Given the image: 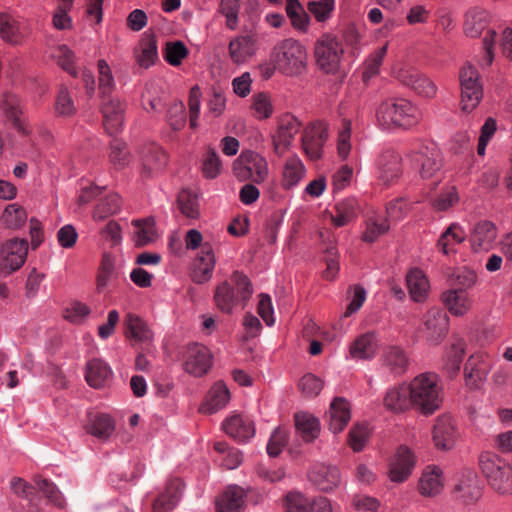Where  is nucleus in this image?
<instances>
[{"instance_id":"obj_39","label":"nucleus","mask_w":512,"mask_h":512,"mask_svg":"<svg viewBox=\"0 0 512 512\" xmlns=\"http://www.w3.org/2000/svg\"><path fill=\"white\" fill-rule=\"evenodd\" d=\"M132 225L135 227L134 242L137 247H144L154 241L156 231L152 217L133 220Z\"/></svg>"},{"instance_id":"obj_13","label":"nucleus","mask_w":512,"mask_h":512,"mask_svg":"<svg viewBox=\"0 0 512 512\" xmlns=\"http://www.w3.org/2000/svg\"><path fill=\"white\" fill-rule=\"evenodd\" d=\"M454 496L466 505L475 503L480 498L481 486L475 471L465 469L461 472L454 487Z\"/></svg>"},{"instance_id":"obj_9","label":"nucleus","mask_w":512,"mask_h":512,"mask_svg":"<svg viewBox=\"0 0 512 512\" xmlns=\"http://www.w3.org/2000/svg\"><path fill=\"white\" fill-rule=\"evenodd\" d=\"M28 253V242L25 239L6 241L0 250V273L9 275L18 270L25 262Z\"/></svg>"},{"instance_id":"obj_4","label":"nucleus","mask_w":512,"mask_h":512,"mask_svg":"<svg viewBox=\"0 0 512 512\" xmlns=\"http://www.w3.org/2000/svg\"><path fill=\"white\" fill-rule=\"evenodd\" d=\"M479 466L489 486L500 495L512 494V466L505 459L491 452L479 457Z\"/></svg>"},{"instance_id":"obj_46","label":"nucleus","mask_w":512,"mask_h":512,"mask_svg":"<svg viewBox=\"0 0 512 512\" xmlns=\"http://www.w3.org/2000/svg\"><path fill=\"white\" fill-rule=\"evenodd\" d=\"M439 156L436 143L432 141L420 142L410 149L407 157L412 160H433Z\"/></svg>"},{"instance_id":"obj_24","label":"nucleus","mask_w":512,"mask_h":512,"mask_svg":"<svg viewBox=\"0 0 512 512\" xmlns=\"http://www.w3.org/2000/svg\"><path fill=\"white\" fill-rule=\"evenodd\" d=\"M232 170L240 181L261 183L268 175L267 162H233Z\"/></svg>"},{"instance_id":"obj_15","label":"nucleus","mask_w":512,"mask_h":512,"mask_svg":"<svg viewBox=\"0 0 512 512\" xmlns=\"http://www.w3.org/2000/svg\"><path fill=\"white\" fill-rule=\"evenodd\" d=\"M227 435L239 443L247 442L255 434L254 422L245 415L235 414L222 424Z\"/></svg>"},{"instance_id":"obj_51","label":"nucleus","mask_w":512,"mask_h":512,"mask_svg":"<svg viewBox=\"0 0 512 512\" xmlns=\"http://www.w3.org/2000/svg\"><path fill=\"white\" fill-rule=\"evenodd\" d=\"M351 121L343 119L337 137V153L342 159H346L351 151Z\"/></svg>"},{"instance_id":"obj_33","label":"nucleus","mask_w":512,"mask_h":512,"mask_svg":"<svg viewBox=\"0 0 512 512\" xmlns=\"http://www.w3.org/2000/svg\"><path fill=\"white\" fill-rule=\"evenodd\" d=\"M111 375V368L102 360L92 359L87 363L85 378L91 387H103Z\"/></svg>"},{"instance_id":"obj_7","label":"nucleus","mask_w":512,"mask_h":512,"mask_svg":"<svg viewBox=\"0 0 512 512\" xmlns=\"http://www.w3.org/2000/svg\"><path fill=\"white\" fill-rule=\"evenodd\" d=\"M459 80L461 110L469 113L478 106L483 96L482 86L479 83V73L471 64H466L460 69Z\"/></svg>"},{"instance_id":"obj_23","label":"nucleus","mask_w":512,"mask_h":512,"mask_svg":"<svg viewBox=\"0 0 512 512\" xmlns=\"http://www.w3.org/2000/svg\"><path fill=\"white\" fill-rule=\"evenodd\" d=\"M257 39L252 34L241 35L229 43V56L235 64H243L256 51Z\"/></svg>"},{"instance_id":"obj_61","label":"nucleus","mask_w":512,"mask_h":512,"mask_svg":"<svg viewBox=\"0 0 512 512\" xmlns=\"http://www.w3.org/2000/svg\"><path fill=\"white\" fill-rule=\"evenodd\" d=\"M299 388L307 397L317 396L323 388L322 380L313 374L304 375L300 382Z\"/></svg>"},{"instance_id":"obj_11","label":"nucleus","mask_w":512,"mask_h":512,"mask_svg":"<svg viewBox=\"0 0 512 512\" xmlns=\"http://www.w3.org/2000/svg\"><path fill=\"white\" fill-rule=\"evenodd\" d=\"M184 370L194 376H202L211 366L209 350L201 344H189L183 352Z\"/></svg>"},{"instance_id":"obj_56","label":"nucleus","mask_w":512,"mask_h":512,"mask_svg":"<svg viewBox=\"0 0 512 512\" xmlns=\"http://www.w3.org/2000/svg\"><path fill=\"white\" fill-rule=\"evenodd\" d=\"M307 9L318 22H325L334 9V0L309 1Z\"/></svg>"},{"instance_id":"obj_10","label":"nucleus","mask_w":512,"mask_h":512,"mask_svg":"<svg viewBox=\"0 0 512 512\" xmlns=\"http://www.w3.org/2000/svg\"><path fill=\"white\" fill-rule=\"evenodd\" d=\"M300 126V121L290 113H285L278 118L277 131L272 137L277 157H282L288 150L292 139L299 132Z\"/></svg>"},{"instance_id":"obj_44","label":"nucleus","mask_w":512,"mask_h":512,"mask_svg":"<svg viewBox=\"0 0 512 512\" xmlns=\"http://www.w3.org/2000/svg\"><path fill=\"white\" fill-rule=\"evenodd\" d=\"M121 199L118 194H109L95 207L93 218L101 221L116 214L120 209Z\"/></svg>"},{"instance_id":"obj_19","label":"nucleus","mask_w":512,"mask_h":512,"mask_svg":"<svg viewBox=\"0 0 512 512\" xmlns=\"http://www.w3.org/2000/svg\"><path fill=\"white\" fill-rule=\"evenodd\" d=\"M489 369L490 362L487 356L482 353L471 355L464 368L466 384L470 387H477L485 379Z\"/></svg>"},{"instance_id":"obj_8","label":"nucleus","mask_w":512,"mask_h":512,"mask_svg":"<svg viewBox=\"0 0 512 512\" xmlns=\"http://www.w3.org/2000/svg\"><path fill=\"white\" fill-rule=\"evenodd\" d=\"M329 137L328 124L317 120L309 123L302 132L301 146L310 160H318L324 156L325 143Z\"/></svg>"},{"instance_id":"obj_43","label":"nucleus","mask_w":512,"mask_h":512,"mask_svg":"<svg viewBox=\"0 0 512 512\" xmlns=\"http://www.w3.org/2000/svg\"><path fill=\"white\" fill-rule=\"evenodd\" d=\"M177 204L184 216L193 219L199 216L198 196L191 190H181L177 197Z\"/></svg>"},{"instance_id":"obj_20","label":"nucleus","mask_w":512,"mask_h":512,"mask_svg":"<svg viewBox=\"0 0 512 512\" xmlns=\"http://www.w3.org/2000/svg\"><path fill=\"white\" fill-rule=\"evenodd\" d=\"M215 263L216 260L213 248L210 243H205L203 246V255H198L195 260L191 274L192 280L198 284L209 281L212 277Z\"/></svg>"},{"instance_id":"obj_49","label":"nucleus","mask_w":512,"mask_h":512,"mask_svg":"<svg viewBox=\"0 0 512 512\" xmlns=\"http://www.w3.org/2000/svg\"><path fill=\"white\" fill-rule=\"evenodd\" d=\"M0 36L9 43H17L19 41V29L17 22L13 17L6 13H0Z\"/></svg>"},{"instance_id":"obj_34","label":"nucleus","mask_w":512,"mask_h":512,"mask_svg":"<svg viewBox=\"0 0 512 512\" xmlns=\"http://www.w3.org/2000/svg\"><path fill=\"white\" fill-rule=\"evenodd\" d=\"M244 491L238 486H229L216 500L217 512H240Z\"/></svg>"},{"instance_id":"obj_12","label":"nucleus","mask_w":512,"mask_h":512,"mask_svg":"<svg viewBox=\"0 0 512 512\" xmlns=\"http://www.w3.org/2000/svg\"><path fill=\"white\" fill-rule=\"evenodd\" d=\"M448 331V317L441 308L433 307L423 316V328L426 339L434 344L439 343Z\"/></svg>"},{"instance_id":"obj_3","label":"nucleus","mask_w":512,"mask_h":512,"mask_svg":"<svg viewBox=\"0 0 512 512\" xmlns=\"http://www.w3.org/2000/svg\"><path fill=\"white\" fill-rule=\"evenodd\" d=\"M412 407L423 414H432L441 405L442 397L438 385V377L426 372L415 377L408 385Z\"/></svg>"},{"instance_id":"obj_30","label":"nucleus","mask_w":512,"mask_h":512,"mask_svg":"<svg viewBox=\"0 0 512 512\" xmlns=\"http://www.w3.org/2000/svg\"><path fill=\"white\" fill-rule=\"evenodd\" d=\"M350 420L349 404L343 398H335L329 409V429L333 433L341 432Z\"/></svg>"},{"instance_id":"obj_54","label":"nucleus","mask_w":512,"mask_h":512,"mask_svg":"<svg viewBox=\"0 0 512 512\" xmlns=\"http://www.w3.org/2000/svg\"><path fill=\"white\" fill-rule=\"evenodd\" d=\"M464 354L465 343L462 339H457L447 354V365L451 375H456L459 372Z\"/></svg>"},{"instance_id":"obj_14","label":"nucleus","mask_w":512,"mask_h":512,"mask_svg":"<svg viewBox=\"0 0 512 512\" xmlns=\"http://www.w3.org/2000/svg\"><path fill=\"white\" fill-rule=\"evenodd\" d=\"M498 235L496 225L489 220H480L470 232V244L474 252L489 251L493 248Z\"/></svg>"},{"instance_id":"obj_52","label":"nucleus","mask_w":512,"mask_h":512,"mask_svg":"<svg viewBox=\"0 0 512 512\" xmlns=\"http://www.w3.org/2000/svg\"><path fill=\"white\" fill-rule=\"evenodd\" d=\"M98 70H99V91L102 98L109 97L113 87H114V79L111 73V69L108 63L101 59L98 61Z\"/></svg>"},{"instance_id":"obj_17","label":"nucleus","mask_w":512,"mask_h":512,"mask_svg":"<svg viewBox=\"0 0 512 512\" xmlns=\"http://www.w3.org/2000/svg\"><path fill=\"white\" fill-rule=\"evenodd\" d=\"M415 465L411 450L405 446L398 448L397 453L390 464L389 478L392 482H403L411 474Z\"/></svg>"},{"instance_id":"obj_26","label":"nucleus","mask_w":512,"mask_h":512,"mask_svg":"<svg viewBox=\"0 0 512 512\" xmlns=\"http://www.w3.org/2000/svg\"><path fill=\"white\" fill-rule=\"evenodd\" d=\"M381 363L395 376L403 374L408 366V358L405 351L399 346H388L383 350Z\"/></svg>"},{"instance_id":"obj_41","label":"nucleus","mask_w":512,"mask_h":512,"mask_svg":"<svg viewBox=\"0 0 512 512\" xmlns=\"http://www.w3.org/2000/svg\"><path fill=\"white\" fill-rule=\"evenodd\" d=\"M389 230V224L385 217L373 214L366 219V229L362 235L365 242L373 243L381 235H384Z\"/></svg>"},{"instance_id":"obj_1","label":"nucleus","mask_w":512,"mask_h":512,"mask_svg":"<svg viewBox=\"0 0 512 512\" xmlns=\"http://www.w3.org/2000/svg\"><path fill=\"white\" fill-rule=\"evenodd\" d=\"M252 293L253 289L249 278L239 271H234L229 279L216 286L213 298L216 307L221 312L231 314L239 305L244 307Z\"/></svg>"},{"instance_id":"obj_47","label":"nucleus","mask_w":512,"mask_h":512,"mask_svg":"<svg viewBox=\"0 0 512 512\" xmlns=\"http://www.w3.org/2000/svg\"><path fill=\"white\" fill-rule=\"evenodd\" d=\"M35 483L50 503L58 508L64 507V498L55 484L41 477L36 478Z\"/></svg>"},{"instance_id":"obj_62","label":"nucleus","mask_w":512,"mask_h":512,"mask_svg":"<svg viewBox=\"0 0 512 512\" xmlns=\"http://www.w3.org/2000/svg\"><path fill=\"white\" fill-rule=\"evenodd\" d=\"M286 512H310V503L300 493H289L285 499Z\"/></svg>"},{"instance_id":"obj_18","label":"nucleus","mask_w":512,"mask_h":512,"mask_svg":"<svg viewBox=\"0 0 512 512\" xmlns=\"http://www.w3.org/2000/svg\"><path fill=\"white\" fill-rule=\"evenodd\" d=\"M102 114L104 118V127L108 134L116 133L124 121V106L117 99L110 97L102 98Z\"/></svg>"},{"instance_id":"obj_36","label":"nucleus","mask_w":512,"mask_h":512,"mask_svg":"<svg viewBox=\"0 0 512 512\" xmlns=\"http://www.w3.org/2000/svg\"><path fill=\"white\" fill-rule=\"evenodd\" d=\"M465 239L466 234L462 227L458 223H452L439 237L437 246L445 255H448L455 252L454 246L464 242Z\"/></svg>"},{"instance_id":"obj_6","label":"nucleus","mask_w":512,"mask_h":512,"mask_svg":"<svg viewBox=\"0 0 512 512\" xmlns=\"http://www.w3.org/2000/svg\"><path fill=\"white\" fill-rule=\"evenodd\" d=\"M344 54L342 43L331 33L323 34L316 42L314 56L317 67L326 74H335Z\"/></svg>"},{"instance_id":"obj_59","label":"nucleus","mask_w":512,"mask_h":512,"mask_svg":"<svg viewBox=\"0 0 512 512\" xmlns=\"http://www.w3.org/2000/svg\"><path fill=\"white\" fill-rule=\"evenodd\" d=\"M287 440L286 430L281 427L276 428L268 441L267 453L272 457L278 456L286 445Z\"/></svg>"},{"instance_id":"obj_29","label":"nucleus","mask_w":512,"mask_h":512,"mask_svg":"<svg viewBox=\"0 0 512 512\" xmlns=\"http://www.w3.org/2000/svg\"><path fill=\"white\" fill-rule=\"evenodd\" d=\"M125 335L136 343H149L153 334L146 322L134 314H127L124 320Z\"/></svg>"},{"instance_id":"obj_22","label":"nucleus","mask_w":512,"mask_h":512,"mask_svg":"<svg viewBox=\"0 0 512 512\" xmlns=\"http://www.w3.org/2000/svg\"><path fill=\"white\" fill-rule=\"evenodd\" d=\"M379 346L376 333L366 332L358 336L350 345V356L356 360H370L375 357Z\"/></svg>"},{"instance_id":"obj_25","label":"nucleus","mask_w":512,"mask_h":512,"mask_svg":"<svg viewBox=\"0 0 512 512\" xmlns=\"http://www.w3.org/2000/svg\"><path fill=\"white\" fill-rule=\"evenodd\" d=\"M311 481L322 491H331L340 483V471L336 466L319 464L310 473Z\"/></svg>"},{"instance_id":"obj_57","label":"nucleus","mask_w":512,"mask_h":512,"mask_svg":"<svg viewBox=\"0 0 512 512\" xmlns=\"http://www.w3.org/2000/svg\"><path fill=\"white\" fill-rule=\"evenodd\" d=\"M459 200L458 193L455 187H450L447 191L438 195L431 201L434 210L442 212L447 211L454 206Z\"/></svg>"},{"instance_id":"obj_5","label":"nucleus","mask_w":512,"mask_h":512,"mask_svg":"<svg viewBox=\"0 0 512 512\" xmlns=\"http://www.w3.org/2000/svg\"><path fill=\"white\" fill-rule=\"evenodd\" d=\"M385 125L409 127L421 117L420 111L406 99H389L383 102L377 112Z\"/></svg>"},{"instance_id":"obj_32","label":"nucleus","mask_w":512,"mask_h":512,"mask_svg":"<svg viewBox=\"0 0 512 512\" xmlns=\"http://www.w3.org/2000/svg\"><path fill=\"white\" fill-rule=\"evenodd\" d=\"M229 399L228 388L223 383L218 382L210 389L205 403L201 406V411L205 414H213L225 407Z\"/></svg>"},{"instance_id":"obj_28","label":"nucleus","mask_w":512,"mask_h":512,"mask_svg":"<svg viewBox=\"0 0 512 512\" xmlns=\"http://www.w3.org/2000/svg\"><path fill=\"white\" fill-rule=\"evenodd\" d=\"M383 404L386 409L395 413L405 411L412 406L409 387L403 384L389 389L384 396Z\"/></svg>"},{"instance_id":"obj_50","label":"nucleus","mask_w":512,"mask_h":512,"mask_svg":"<svg viewBox=\"0 0 512 512\" xmlns=\"http://www.w3.org/2000/svg\"><path fill=\"white\" fill-rule=\"evenodd\" d=\"M477 282V275L473 270L467 268L458 269L451 278L452 288L467 292Z\"/></svg>"},{"instance_id":"obj_48","label":"nucleus","mask_w":512,"mask_h":512,"mask_svg":"<svg viewBox=\"0 0 512 512\" xmlns=\"http://www.w3.org/2000/svg\"><path fill=\"white\" fill-rule=\"evenodd\" d=\"M2 219L7 227L17 229L26 222L27 213L18 204H10L5 208Z\"/></svg>"},{"instance_id":"obj_63","label":"nucleus","mask_w":512,"mask_h":512,"mask_svg":"<svg viewBox=\"0 0 512 512\" xmlns=\"http://www.w3.org/2000/svg\"><path fill=\"white\" fill-rule=\"evenodd\" d=\"M57 52L58 54L56 57L58 65L72 76H76L77 72L74 67L73 51L67 45L63 44L58 47Z\"/></svg>"},{"instance_id":"obj_35","label":"nucleus","mask_w":512,"mask_h":512,"mask_svg":"<svg viewBox=\"0 0 512 512\" xmlns=\"http://www.w3.org/2000/svg\"><path fill=\"white\" fill-rule=\"evenodd\" d=\"M140 53L136 55V62L141 68L148 69L158 59L157 39L155 34H145L139 42Z\"/></svg>"},{"instance_id":"obj_45","label":"nucleus","mask_w":512,"mask_h":512,"mask_svg":"<svg viewBox=\"0 0 512 512\" xmlns=\"http://www.w3.org/2000/svg\"><path fill=\"white\" fill-rule=\"evenodd\" d=\"M188 54V48L182 41H168L165 44L164 59L172 66H179Z\"/></svg>"},{"instance_id":"obj_53","label":"nucleus","mask_w":512,"mask_h":512,"mask_svg":"<svg viewBox=\"0 0 512 512\" xmlns=\"http://www.w3.org/2000/svg\"><path fill=\"white\" fill-rule=\"evenodd\" d=\"M304 167L302 162H286L283 170V187L290 189L303 177Z\"/></svg>"},{"instance_id":"obj_40","label":"nucleus","mask_w":512,"mask_h":512,"mask_svg":"<svg viewBox=\"0 0 512 512\" xmlns=\"http://www.w3.org/2000/svg\"><path fill=\"white\" fill-rule=\"evenodd\" d=\"M295 427L306 442L313 441L319 434L318 420L308 413L295 414Z\"/></svg>"},{"instance_id":"obj_42","label":"nucleus","mask_w":512,"mask_h":512,"mask_svg":"<svg viewBox=\"0 0 512 512\" xmlns=\"http://www.w3.org/2000/svg\"><path fill=\"white\" fill-rule=\"evenodd\" d=\"M443 487L441 481V470L433 468L423 473L419 482V491L424 496H433L438 494Z\"/></svg>"},{"instance_id":"obj_64","label":"nucleus","mask_w":512,"mask_h":512,"mask_svg":"<svg viewBox=\"0 0 512 512\" xmlns=\"http://www.w3.org/2000/svg\"><path fill=\"white\" fill-rule=\"evenodd\" d=\"M89 313L90 309L87 305L75 301L66 308L64 317L72 323H81Z\"/></svg>"},{"instance_id":"obj_60","label":"nucleus","mask_w":512,"mask_h":512,"mask_svg":"<svg viewBox=\"0 0 512 512\" xmlns=\"http://www.w3.org/2000/svg\"><path fill=\"white\" fill-rule=\"evenodd\" d=\"M168 123L173 130H180L186 123L185 106L182 102L174 103L167 113Z\"/></svg>"},{"instance_id":"obj_21","label":"nucleus","mask_w":512,"mask_h":512,"mask_svg":"<svg viewBox=\"0 0 512 512\" xmlns=\"http://www.w3.org/2000/svg\"><path fill=\"white\" fill-rule=\"evenodd\" d=\"M183 490V482L174 478L168 481L165 491L153 503L154 512H171L177 505Z\"/></svg>"},{"instance_id":"obj_55","label":"nucleus","mask_w":512,"mask_h":512,"mask_svg":"<svg viewBox=\"0 0 512 512\" xmlns=\"http://www.w3.org/2000/svg\"><path fill=\"white\" fill-rule=\"evenodd\" d=\"M239 0H221L219 12L226 17V26L234 30L238 25Z\"/></svg>"},{"instance_id":"obj_58","label":"nucleus","mask_w":512,"mask_h":512,"mask_svg":"<svg viewBox=\"0 0 512 512\" xmlns=\"http://www.w3.org/2000/svg\"><path fill=\"white\" fill-rule=\"evenodd\" d=\"M369 429L365 424L355 425L349 432L348 442L351 448L358 452L361 451L368 439Z\"/></svg>"},{"instance_id":"obj_37","label":"nucleus","mask_w":512,"mask_h":512,"mask_svg":"<svg viewBox=\"0 0 512 512\" xmlns=\"http://www.w3.org/2000/svg\"><path fill=\"white\" fill-rule=\"evenodd\" d=\"M406 282L410 296L414 301L420 302L426 298L429 282L423 271L419 269L411 270L407 274Z\"/></svg>"},{"instance_id":"obj_2","label":"nucleus","mask_w":512,"mask_h":512,"mask_svg":"<svg viewBox=\"0 0 512 512\" xmlns=\"http://www.w3.org/2000/svg\"><path fill=\"white\" fill-rule=\"evenodd\" d=\"M271 61L280 73L295 77L306 72L308 55L306 48L299 41L287 38L273 47Z\"/></svg>"},{"instance_id":"obj_27","label":"nucleus","mask_w":512,"mask_h":512,"mask_svg":"<svg viewBox=\"0 0 512 512\" xmlns=\"http://www.w3.org/2000/svg\"><path fill=\"white\" fill-rule=\"evenodd\" d=\"M442 301L449 312L455 316L464 315L472 305L468 292L453 288L442 294Z\"/></svg>"},{"instance_id":"obj_16","label":"nucleus","mask_w":512,"mask_h":512,"mask_svg":"<svg viewBox=\"0 0 512 512\" xmlns=\"http://www.w3.org/2000/svg\"><path fill=\"white\" fill-rule=\"evenodd\" d=\"M432 434L434 444L438 449H451L454 446L457 439V431L451 416H439L433 427Z\"/></svg>"},{"instance_id":"obj_31","label":"nucleus","mask_w":512,"mask_h":512,"mask_svg":"<svg viewBox=\"0 0 512 512\" xmlns=\"http://www.w3.org/2000/svg\"><path fill=\"white\" fill-rule=\"evenodd\" d=\"M489 24V13L475 7L466 13L464 33L471 38L479 37Z\"/></svg>"},{"instance_id":"obj_38","label":"nucleus","mask_w":512,"mask_h":512,"mask_svg":"<svg viewBox=\"0 0 512 512\" xmlns=\"http://www.w3.org/2000/svg\"><path fill=\"white\" fill-rule=\"evenodd\" d=\"M86 429L88 433L98 439L106 440L112 435L115 424L108 414L98 413L90 418Z\"/></svg>"}]
</instances>
